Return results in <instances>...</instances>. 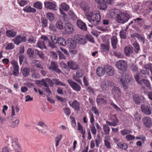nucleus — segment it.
I'll return each instance as SVG.
<instances>
[{
	"label": "nucleus",
	"mask_w": 152,
	"mask_h": 152,
	"mask_svg": "<svg viewBox=\"0 0 152 152\" xmlns=\"http://www.w3.org/2000/svg\"><path fill=\"white\" fill-rule=\"evenodd\" d=\"M86 17L88 21L94 26L99 24L101 19L100 12L99 11L87 13Z\"/></svg>",
	"instance_id": "1"
},
{
	"label": "nucleus",
	"mask_w": 152,
	"mask_h": 152,
	"mask_svg": "<svg viewBox=\"0 0 152 152\" xmlns=\"http://www.w3.org/2000/svg\"><path fill=\"white\" fill-rule=\"evenodd\" d=\"M129 18L130 15L126 13H121L116 17L117 22L122 24L127 22Z\"/></svg>",
	"instance_id": "2"
},
{
	"label": "nucleus",
	"mask_w": 152,
	"mask_h": 152,
	"mask_svg": "<svg viewBox=\"0 0 152 152\" xmlns=\"http://www.w3.org/2000/svg\"><path fill=\"white\" fill-rule=\"evenodd\" d=\"M134 78L136 82L142 86L143 84H144L149 89L151 90L152 89L150 83L148 80L145 79H140L139 78V76L138 74L135 76Z\"/></svg>",
	"instance_id": "3"
},
{
	"label": "nucleus",
	"mask_w": 152,
	"mask_h": 152,
	"mask_svg": "<svg viewBox=\"0 0 152 152\" xmlns=\"http://www.w3.org/2000/svg\"><path fill=\"white\" fill-rule=\"evenodd\" d=\"M114 85V83L109 80H104L102 82L101 88L102 91H105L109 90L110 86H112Z\"/></svg>",
	"instance_id": "4"
},
{
	"label": "nucleus",
	"mask_w": 152,
	"mask_h": 152,
	"mask_svg": "<svg viewBox=\"0 0 152 152\" xmlns=\"http://www.w3.org/2000/svg\"><path fill=\"white\" fill-rule=\"evenodd\" d=\"M115 65L118 69L122 71H126L127 67V65L126 61L124 60L118 61L116 63Z\"/></svg>",
	"instance_id": "5"
},
{
	"label": "nucleus",
	"mask_w": 152,
	"mask_h": 152,
	"mask_svg": "<svg viewBox=\"0 0 152 152\" xmlns=\"http://www.w3.org/2000/svg\"><path fill=\"white\" fill-rule=\"evenodd\" d=\"M39 127L38 130L43 134H46L48 132V129L47 126L44 122L40 121L38 123Z\"/></svg>",
	"instance_id": "6"
},
{
	"label": "nucleus",
	"mask_w": 152,
	"mask_h": 152,
	"mask_svg": "<svg viewBox=\"0 0 152 152\" xmlns=\"http://www.w3.org/2000/svg\"><path fill=\"white\" fill-rule=\"evenodd\" d=\"M149 70L150 71L151 74L152 75V64H145L143 69L140 70V72L144 75H147L148 76Z\"/></svg>",
	"instance_id": "7"
},
{
	"label": "nucleus",
	"mask_w": 152,
	"mask_h": 152,
	"mask_svg": "<svg viewBox=\"0 0 152 152\" xmlns=\"http://www.w3.org/2000/svg\"><path fill=\"white\" fill-rule=\"evenodd\" d=\"M67 82L73 90L77 92H78L81 90V87L76 83L70 79L68 80Z\"/></svg>",
	"instance_id": "8"
},
{
	"label": "nucleus",
	"mask_w": 152,
	"mask_h": 152,
	"mask_svg": "<svg viewBox=\"0 0 152 152\" xmlns=\"http://www.w3.org/2000/svg\"><path fill=\"white\" fill-rule=\"evenodd\" d=\"M132 99L135 103L137 104H140L144 99L143 96L137 94H135L132 96Z\"/></svg>",
	"instance_id": "9"
},
{
	"label": "nucleus",
	"mask_w": 152,
	"mask_h": 152,
	"mask_svg": "<svg viewBox=\"0 0 152 152\" xmlns=\"http://www.w3.org/2000/svg\"><path fill=\"white\" fill-rule=\"evenodd\" d=\"M65 33L66 34H72L74 29L73 25L69 23H66L64 28Z\"/></svg>",
	"instance_id": "10"
},
{
	"label": "nucleus",
	"mask_w": 152,
	"mask_h": 152,
	"mask_svg": "<svg viewBox=\"0 0 152 152\" xmlns=\"http://www.w3.org/2000/svg\"><path fill=\"white\" fill-rule=\"evenodd\" d=\"M58 66L57 63L54 61H52L50 66L48 67L49 70L53 71H55L56 73L59 74L62 73V71L58 68Z\"/></svg>",
	"instance_id": "11"
},
{
	"label": "nucleus",
	"mask_w": 152,
	"mask_h": 152,
	"mask_svg": "<svg viewBox=\"0 0 152 152\" xmlns=\"http://www.w3.org/2000/svg\"><path fill=\"white\" fill-rule=\"evenodd\" d=\"M76 42L79 44L84 45L86 43V39L80 34H77L74 36Z\"/></svg>",
	"instance_id": "12"
},
{
	"label": "nucleus",
	"mask_w": 152,
	"mask_h": 152,
	"mask_svg": "<svg viewBox=\"0 0 152 152\" xmlns=\"http://www.w3.org/2000/svg\"><path fill=\"white\" fill-rule=\"evenodd\" d=\"M50 39L51 42L50 41L48 43V46L53 49L57 48L56 44H57L58 37L56 39L55 36H52L50 37Z\"/></svg>",
	"instance_id": "13"
},
{
	"label": "nucleus",
	"mask_w": 152,
	"mask_h": 152,
	"mask_svg": "<svg viewBox=\"0 0 152 152\" xmlns=\"http://www.w3.org/2000/svg\"><path fill=\"white\" fill-rule=\"evenodd\" d=\"M142 112L147 115H150L151 113V110L150 106L142 105L141 107Z\"/></svg>",
	"instance_id": "14"
},
{
	"label": "nucleus",
	"mask_w": 152,
	"mask_h": 152,
	"mask_svg": "<svg viewBox=\"0 0 152 152\" xmlns=\"http://www.w3.org/2000/svg\"><path fill=\"white\" fill-rule=\"evenodd\" d=\"M11 63L13 66V75L15 76H17L19 73V67L18 62L15 60H13Z\"/></svg>",
	"instance_id": "15"
},
{
	"label": "nucleus",
	"mask_w": 152,
	"mask_h": 152,
	"mask_svg": "<svg viewBox=\"0 0 152 152\" xmlns=\"http://www.w3.org/2000/svg\"><path fill=\"white\" fill-rule=\"evenodd\" d=\"M26 37H22L20 35H18L15 38L12 39V41L15 44L18 45L21 42H26Z\"/></svg>",
	"instance_id": "16"
},
{
	"label": "nucleus",
	"mask_w": 152,
	"mask_h": 152,
	"mask_svg": "<svg viewBox=\"0 0 152 152\" xmlns=\"http://www.w3.org/2000/svg\"><path fill=\"white\" fill-rule=\"evenodd\" d=\"M69 9V7L68 5L64 3H62L61 4V7L59 8V10L61 14L66 16V15L63 10L67 12Z\"/></svg>",
	"instance_id": "17"
},
{
	"label": "nucleus",
	"mask_w": 152,
	"mask_h": 152,
	"mask_svg": "<svg viewBox=\"0 0 152 152\" xmlns=\"http://www.w3.org/2000/svg\"><path fill=\"white\" fill-rule=\"evenodd\" d=\"M118 80L120 84H121L123 87L126 88L127 87L128 83L129 80L128 81L124 77L123 75L119 76L118 78Z\"/></svg>",
	"instance_id": "18"
},
{
	"label": "nucleus",
	"mask_w": 152,
	"mask_h": 152,
	"mask_svg": "<svg viewBox=\"0 0 152 152\" xmlns=\"http://www.w3.org/2000/svg\"><path fill=\"white\" fill-rule=\"evenodd\" d=\"M105 72L109 75L113 76L114 74V71L113 69L110 66L106 65L104 66Z\"/></svg>",
	"instance_id": "19"
},
{
	"label": "nucleus",
	"mask_w": 152,
	"mask_h": 152,
	"mask_svg": "<svg viewBox=\"0 0 152 152\" xmlns=\"http://www.w3.org/2000/svg\"><path fill=\"white\" fill-rule=\"evenodd\" d=\"M67 45L70 50L75 49L76 46L77 44L73 39L69 38L67 40Z\"/></svg>",
	"instance_id": "20"
},
{
	"label": "nucleus",
	"mask_w": 152,
	"mask_h": 152,
	"mask_svg": "<svg viewBox=\"0 0 152 152\" xmlns=\"http://www.w3.org/2000/svg\"><path fill=\"white\" fill-rule=\"evenodd\" d=\"M80 6L83 11L85 13L86 16L87 13H90V12H89L90 7L87 3L85 2H82L80 4Z\"/></svg>",
	"instance_id": "21"
},
{
	"label": "nucleus",
	"mask_w": 152,
	"mask_h": 152,
	"mask_svg": "<svg viewBox=\"0 0 152 152\" xmlns=\"http://www.w3.org/2000/svg\"><path fill=\"white\" fill-rule=\"evenodd\" d=\"M143 124L147 127H150L152 126L151 119L150 117H145L142 119Z\"/></svg>",
	"instance_id": "22"
},
{
	"label": "nucleus",
	"mask_w": 152,
	"mask_h": 152,
	"mask_svg": "<svg viewBox=\"0 0 152 152\" xmlns=\"http://www.w3.org/2000/svg\"><path fill=\"white\" fill-rule=\"evenodd\" d=\"M77 25L81 30L83 31H86L87 26L86 24L81 20H77Z\"/></svg>",
	"instance_id": "23"
},
{
	"label": "nucleus",
	"mask_w": 152,
	"mask_h": 152,
	"mask_svg": "<svg viewBox=\"0 0 152 152\" xmlns=\"http://www.w3.org/2000/svg\"><path fill=\"white\" fill-rule=\"evenodd\" d=\"M45 6L46 8L48 9L52 10H56V4L50 2H45Z\"/></svg>",
	"instance_id": "24"
},
{
	"label": "nucleus",
	"mask_w": 152,
	"mask_h": 152,
	"mask_svg": "<svg viewBox=\"0 0 152 152\" xmlns=\"http://www.w3.org/2000/svg\"><path fill=\"white\" fill-rule=\"evenodd\" d=\"M124 53L127 56H130L133 52V48L131 46L126 47L124 49Z\"/></svg>",
	"instance_id": "25"
},
{
	"label": "nucleus",
	"mask_w": 152,
	"mask_h": 152,
	"mask_svg": "<svg viewBox=\"0 0 152 152\" xmlns=\"http://www.w3.org/2000/svg\"><path fill=\"white\" fill-rule=\"evenodd\" d=\"M105 73L104 68L101 67H98L96 70L97 75L99 77H101L104 75Z\"/></svg>",
	"instance_id": "26"
},
{
	"label": "nucleus",
	"mask_w": 152,
	"mask_h": 152,
	"mask_svg": "<svg viewBox=\"0 0 152 152\" xmlns=\"http://www.w3.org/2000/svg\"><path fill=\"white\" fill-rule=\"evenodd\" d=\"M70 104L76 110L78 111L80 110V104L76 100H74L72 104Z\"/></svg>",
	"instance_id": "27"
},
{
	"label": "nucleus",
	"mask_w": 152,
	"mask_h": 152,
	"mask_svg": "<svg viewBox=\"0 0 152 152\" xmlns=\"http://www.w3.org/2000/svg\"><path fill=\"white\" fill-rule=\"evenodd\" d=\"M67 64L69 67L72 69H76L78 68V66L72 61H69L67 63Z\"/></svg>",
	"instance_id": "28"
},
{
	"label": "nucleus",
	"mask_w": 152,
	"mask_h": 152,
	"mask_svg": "<svg viewBox=\"0 0 152 152\" xmlns=\"http://www.w3.org/2000/svg\"><path fill=\"white\" fill-rule=\"evenodd\" d=\"M112 93L115 96H118L119 94L121 93L120 90L119 88L115 86L112 89Z\"/></svg>",
	"instance_id": "29"
},
{
	"label": "nucleus",
	"mask_w": 152,
	"mask_h": 152,
	"mask_svg": "<svg viewBox=\"0 0 152 152\" xmlns=\"http://www.w3.org/2000/svg\"><path fill=\"white\" fill-rule=\"evenodd\" d=\"M117 38L116 36H113L111 38V42L112 46L113 48L115 49L117 48Z\"/></svg>",
	"instance_id": "30"
},
{
	"label": "nucleus",
	"mask_w": 152,
	"mask_h": 152,
	"mask_svg": "<svg viewBox=\"0 0 152 152\" xmlns=\"http://www.w3.org/2000/svg\"><path fill=\"white\" fill-rule=\"evenodd\" d=\"M16 34V32L13 30H7L6 32V35L9 37H13Z\"/></svg>",
	"instance_id": "31"
},
{
	"label": "nucleus",
	"mask_w": 152,
	"mask_h": 152,
	"mask_svg": "<svg viewBox=\"0 0 152 152\" xmlns=\"http://www.w3.org/2000/svg\"><path fill=\"white\" fill-rule=\"evenodd\" d=\"M23 10L24 12H32L33 13L35 12H36V9L31 7L29 6H26L23 9Z\"/></svg>",
	"instance_id": "32"
},
{
	"label": "nucleus",
	"mask_w": 152,
	"mask_h": 152,
	"mask_svg": "<svg viewBox=\"0 0 152 152\" xmlns=\"http://www.w3.org/2000/svg\"><path fill=\"white\" fill-rule=\"evenodd\" d=\"M37 46L41 49H47L45 42L41 41H38L37 44Z\"/></svg>",
	"instance_id": "33"
},
{
	"label": "nucleus",
	"mask_w": 152,
	"mask_h": 152,
	"mask_svg": "<svg viewBox=\"0 0 152 152\" xmlns=\"http://www.w3.org/2000/svg\"><path fill=\"white\" fill-rule=\"evenodd\" d=\"M57 43L63 46H65L66 45L65 40L61 37H58Z\"/></svg>",
	"instance_id": "34"
},
{
	"label": "nucleus",
	"mask_w": 152,
	"mask_h": 152,
	"mask_svg": "<svg viewBox=\"0 0 152 152\" xmlns=\"http://www.w3.org/2000/svg\"><path fill=\"white\" fill-rule=\"evenodd\" d=\"M56 28L60 30H63L64 28L62 22L60 20H57L56 23Z\"/></svg>",
	"instance_id": "35"
},
{
	"label": "nucleus",
	"mask_w": 152,
	"mask_h": 152,
	"mask_svg": "<svg viewBox=\"0 0 152 152\" xmlns=\"http://www.w3.org/2000/svg\"><path fill=\"white\" fill-rule=\"evenodd\" d=\"M62 138V135L61 134L57 135L55 138V146H58L59 142Z\"/></svg>",
	"instance_id": "36"
},
{
	"label": "nucleus",
	"mask_w": 152,
	"mask_h": 152,
	"mask_svg": "<svg viewBox=\"0 0 152 152\" xmlns=\"http://www.w3.org/2000/svg\"><path fill=\"white\" fill-rule=\"evenodd\" d=\"M68 14L71 18L73 20H75L77 19V17L72 10H70L69 11Z\"/></svg>",
	"instance_id": "37"
},
{
	"label": "nucleus",
	"mask_w": 152,
	"mask_h": 152,
	"mask_svg": "<svg viewBox=\"0 0 152 152\" xmlns=\"http://www.w3.org/2000/svg\"><path fill=\"white\" fill-rule=\"evenodd\" d=\"M27 53L30 58H33L34 56V52L32 48H29L27 51Z\"/></svg>",
	"instance_id": "38"
},
{
	"label": "nucleus",
	"mask_w": 152,
	"mask_h": 152,
	"mask_svg": "<svg viewBox=\"0 0 152 152\" xmlns=\"http://www.w3.org/2000/svg\"><path fill=\"white\" fill-rule=\"evenodd\" d=\"M30 70L27 68H24L22 71V73L24 77L28 76L29 74Z\"/></svg>",
	"instance_id": "39"
},
{
	"label": "nucleus",
	"mask_w": 152,
	"mask_h": 152,
	"mask_svg": "<svg viewBox=\"0 0 152 152\" xmlns=\"http://www.w3.org/2000/svg\"><path fill=\"white\" fill-rule=\"evenodd\" d=\"M103 129L106 134L107 135L109 134L110 129L108 125L106 124H104L103 126Z\"/></svg>",
	"instance_id": "40"
},
{
	"label": "nucleus",
	"mask_w": 152,
	"mask_h": 152,
	"mask_svg": "<svg viewBox=\"0 0 152 152\" xmlns=\"http://www.w3.org/2000/svg\"><path fill=\"white\" fill-rule=\"evenodd\" d=\"M47 17L49 20L50 21H53L55 19L54 15L52 13H47Z\"/></svg>",
	"instance_id": "41"
},
{
	"label": "nucleus",
	"mask_w": 152,
	"mask_h": 152,
	"mask_svg": "<svg viewBox=\"0 0 152 152\" xmlns=\"http://www.w3.org/2000/svg\"><path fill=\"white\" fill-rule=\"evenodd\" d=\"M117 145L119 148L124 150L128 148L127 145L123 143L119 142L118 143Z\"/></svg>",
	"instance_id": "42"
},
{
	"label": "nucleus",
	"mask_w": 152,
	"mask_h": 152,
	"mask_svg": "<svg viewBox=\"0 0 152 152\" xmlns=\"http://www.w3.org/2000/svg\"><path fill=\"white\" fill-rule=\"evenodd\" d=\"M83 75V72L82 69H78L76 72V76L78 77H82Z\"/></svg>",
	"instance_id": "43"
},
{
	"label": "nucleus",
	"mask_w": 152,
	"mask_h": 152,
	"mask_svg": "<svg viewBox=\"0 0 152 152\" xmlns=\"http://www.w3.org/2000/svg\"><path fill=\"white\" fill-rule=\"evenodd\" d=\"M113 54L115 56L118 58H122L124 57V54L120 52L114 51L113 52Z\"/></svg>",
	"instance_id": "44"
},
{
	"label": "nucleus",
	"mask_w": 152,
	"mask_h": 152,
	"mask_svg": "<svg viewBox=\"0 0 152 152\" xmlns=\"http://www.w3.org/2000/svg\"><path fill=\"white\" fill-rule=\"evenodd\" d=\"M34 6L37 9L41 10L42 8V3L39 1L37 2L34 4Z\"/></svg>",
	"instance_id": "45"
},
{
	"label": "nucleus",
	"mask_w": 152,
	"mask_h": 152,
	"mask_svg": "<svg viewBox=\"0 0 152 152\" xmlns=\"http://www.w3.org/2000/svg\"><path fill=\"white\" fill-rule=\"evenodd\" d=\"M41 21L42 23V27H46L48 26V20L45 18H42L41 19Z\"/></svg>",
	"instance_id": "46"
},
{
	"label": "nucleus",
	"mask_w": 152,
	"mask_h": 152,
	"mask_svg": "<svg viewBox=\"0 0 152 152\" xmlns=\"http://www.w3.org/2000/svg\"><path fill=\"white\" fill-rule=\"evenodd\" d=\"M100 9L102 10H104L107 8V6L106 2L104 1L102 3L99 4Z\"/></svg>",
	"instance_id": "47"
},
{
	"label": "nucleus",
	"mask_w": 152,
	"mask_h": 152,
	"mask_svg": "<svg viewBox=\"0 0 152 152\" xmlns=\"http://www.w3.org/2000/svg\"><path fill=\"white\" fill-rule=\"evenodd\" d=\"M19 121L18 119L12 122L10 125V126L12 128L17 127L19 123Z\"/></svg>",
	"instance_id": "48"
},
{
	"label": "nucleus",
	"mask_w": 152,
	"mask_h": 152,
	"mask_svg": "<svg viewBox=\"0 0 152 152\" xmlns=\"http://www.w3.org/2000/svg\"><path fill=\"white\" fill-rule=\"evenodd\" d=\"M36 52V54L39 56V57L41 59H44L45 56L44 53L41 51H39L37 50H35Z\"/></svg>",
	"instance_id": "49"
},
{
	"label": "nucleus",
	"mask_w": 152,
	"mask_h": 152,
	"mask_svg": "<svg viewBox=\"0 0 152 152\" xmlns=\"http://www.w3.org/2000/svg\"><path fill=\"white\" fill-rule=\"evenodd\" d=\"M118 12H120V11L118 10H111L110 12V15L112 17H113L116 15L117 16V15H118Z\"/></svg>",
	"instance_id": "50"
},
{
	"label": "nucleus",
	"mask_w": 152,
	"mask_h": 152,
	"mask_svg": "<svg viewBox=\"0 0 152 152\" xmlns=\"http://www.w3.org/2000/svg\"><path fill=\"white\" fill-rule=\"evenodd\" d=\"M132 132L131 130L127 129H124L121 131V134L123 136L130 134L132 133Z\"/></svg>",
	"instance_id": "51"
},
{
	"label": "nucleus",
	"mask_w": 152,
	"mask_h": 152,
	"mask_svg": "<svg viewBox=\"0 0 152 152\" xmlns=\"http://www.w3.org/2000/svg\"><path fill=\"white\" fill-rule=\"evenodd\" d=\"M96 101L98 105L102 104L105 102V100L103 98H97Z\"/></svg>",
	"instance_id": "52"
},
{
	"label": "nucleus",
	"mask_w": 152,
	"mask_h": 152,
	"mask_svg": "<svg viewBox=\"0 0 152 152\" xmlns=\"http://www.w3.org/2000/svg\"><path fill=\"white\" fill-rule=\"evenodd\" d=\"M120 35L121 38L125 39L126 38V30H122L120 32Z\"/></svg>",
	"instance_id": "53"
},
{
	"label": "nucleus",
	"mask_w": 152,
	"mask_h": 152,
	"mask_svg": "<svg viewBox=\"0 0 152 152\" xmlns=\"http://www.w3.org/2000/svg\"><path fill=\"white\" fill-rule=\"evenodd\" d=\"M101 49L103 51H105L109 50V48L107 45L102 44L101 45Z\"/></svg>",
	"instance_id": "54"
},
{
	"label": "nucleus",
	"mask_w": 152,
	"mask_h": 152,
	"mask_svg": "<svg viewBox=\"0 0 152 152\" xmlns=\"http://www.w3.org/2000/svg\"><path fill=\"white\" fill-rule=\"evenodd\" d=\"M18 3L21 7H23L27 4V2L26 1L23 0H18Z\"/></svg>",
	"instance_id": "55"
},
{
	"label": "nucleus",
	"mask_w": 152,
	"mask_h": 152,
	"mask_svg": "<svg viewBox=\"0 0 152 152\" xmlns=\"http://www.w3.org/2000/svg\"><path fill=\"white\" fill-rule=\"evenodd\" d=\"M15 47V46L12 43H9L7 44V46L5 47V49L6 50H11L13 49Z\"/></svg>",
	"instance_id": "56"
},
{
	"label": "nucleus",
	"mask_w": 152,
	"mask_h": 152,
	"mask_svg": "<svg viewBox=\"0 0 152 152\" xmlns=\"http://www.w3.org/2000/svg\"><path fill=\"white\" fill-rule=\"evenodd\" d=\"M91 110L94 112V113L96 115H99V114L98 109L95 106H93L92 107Z\"/></svg>",
	"instance_id": "57"
},
{
	"label": "nucleus",
	"mask_w": 152,
	"mask_h": 152,
	"mask_svg": "<svg viewBox=\"0 0 152 152\" xmlns=\"http://www.w3.org/2000/svg\"><path fill=\"white\" fill-rule=\"evenodd\" d=\"M134 119L136 121H139L141 119V116L139 114L136 113L134 115Z\"/></svg>",
	"instance_id": "58"
},
{
	"label": "nucleus",
	"mask_w": 152,
	"mask_h": 152,
	"mask_svg": "<svg viewBox=\"0 0 152 152\" xmlns=\"http://www.w3.org/2000/svg\"><path fill=\"white\" fill-rule=\"evenodd\" d=\"M126 138L128 141H132L135 138V137L131 134H129L126 136Z\"/></svg>",
	"instance_id": "59"
},
{
	"label": "nucleus",
	"mask_w": 152,
	"mask_h": 152,
	"mask_svg": "<svg viewBox=\"0 0 152 152\" xmlns=\"http://www.w3.org/2000/svg\"><path fill=\"white\" fill-rule=\"evenodd\" d=\"M86 38L88 40L91 42H94L93 37L90 35H86Z\"/></svg>",
	"instance_id": "60"
},
{
	"label": "nucleus",
	"mask_w": 152,
	"mask_h": 152,
	"mask_svg": "<svg viewBox=\"0 0 152 152\" xmlns=\"http://www.w3.org/2000/svg\"><path fill=\"white\" fill-rule=\"evenodd\" d=\"M63 110L64 111L65 113L67 115H69L71 113V111L70 109L68 107H64L63 108Z\"/></svg>",
	"instance_id": "61"
},
{
	"label": "nucleus",
	"mask_w": 152,
	"mask_h": 152,
	"mask_svg": "<svg viewBox=\"0 0 152 152\" xmlns=\"http://www.w3.org/2000/svg\"><path fill=\"white\" fill-rule=\"evenodd\" d=\"M90 128L92 134L94 135L96 134V130L94 124L91 125Z\"/></svg>",
	"instance_id": "62"
},
{
	"label": "nucleus",
	"mask_w": 152,
	"mask_h": 152,
	"mask_svg": "<svg viewBox=\"0 0 152 152\" xmlns=\"http://www.w3.org/2000/svg\"><path fill=\"white\" fill-rule=\"evenodd\" d=\"M104 145L107 148L110 149L111 148L110 142L108 140L105 139L104 140Z\"/></svg>",
	"instance_id": "63"
},
{
	"label": "nucleus",
	"mask_w": 152,
	"mask_h": 152,
	"mask_svg": "<svg viewBox=\"0 0 152 152\" xmlns=\"http://www.w3.org/2000/svg\"><path fill=\"white\" fill-rule=\"evenodd\" d=\"M49 28L50 30L53 31H56V28L55 25L52 23L50 24L49 26Z\"/></svg>",
	"instance_id": "64"
}]
</instances>
